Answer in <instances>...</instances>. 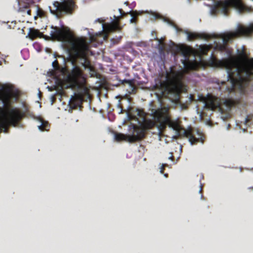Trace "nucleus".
I'll return each instance as SVG.
<instances>
[{
    "instance_id": "nucleus-29",
    "label": "nucleus",
    "mask_w": 253,
    "mask_h": 253,
    "mask_svg": "<svg viewBox=\"0 0 253 253\" xmlns=\"http://www.w3.org/2000/svg\"><path fill=\"white\" fill-rule=\"evenodd\" d=\"M159 44L162 45L161 49L163 50L164 48L165 43L163 42L162 40L158 39Z\"/></svg>"
},
{
    "instance_id": "nucleus-16",
    "label": "nucleus",
    "mask_w": 253,
    "mask_h": 253,
    "mask_svg": "<svg viewBox=\"0 0 253 253\" xmlns=\"http://www.w3.org/2000/svg\"><path fill=\"white\" fill-rule=\"evenodd\" d=\"M220 106L219 102L216 98L209 96L205 100V107L211 110H214Z\"/></svg>"
},
{
    "instance_id": "nucleus-15",
    "label": "nucleus",
    "mask_w": 253,
    "mask_h": 253,
    "mask_svg": "<svg viewBox=\"0 0 253 253\" xmlns=\"http://www.w3.org/2000/svg\"><path fill=\"white\" fill-rule=\"evenodd\" d=\"M159 117L162 119V123L164 126L167 125L174 130L177 129V128L179 127V124L176 121L171 120L168 114H164L160 113Z\"/></svg>"
},
{
    "instance_id": "nucleus-38",
    "label": "nucleus",
    "mask_w": 253,
    "mask_h": 253,
    "mask_svg": "<svg viewBox=\"0 0 253 253\" xmlns=\"http://www.w3.org/2000/svg\"><path fill=\"white\" fill-rule=\"evenodd\" d=\"M247 121H248V118H246Z\"/></svg>"
},
{
    "instance_id": "nucleus-34",
    "label": "nucleus",
    "mask_w": 253,
    "mask_h": 253,
    "mask_svg": "<svg viewBox=\"0 0 253 253\" xmlns=\"http://www.w3.org/2000/svg\"><path fill=\"white\" fill-rule=\"evenodd\" d=\"M164 176H165L166 177H168V173H165V174H164Z\"/></svg>"
},
{
    "instance_id": "nucleus-22",
    "label": "nucleus",
    "mask_w": 253,
    "mask_h": 253,
    "mask_svg": "<svg viewBox=\"0 0 253 253\" xmlns=\"http://www.w3.org/2000/svg\"><path fill=\"white\" fill-rule=\"evenodd\" d=\"M155 122L151 121H148L145 122L144 125L143 126H140V127L143 128L144 129V130H145V129L146 128L150 129V128H153L155 126ZM138 126L139 127V126ZM144 133H145V131H144Z\"/></svg>"
},
{
    "instance_id": "nucleus-21",
    "label": "nucleus",
    "mask_w": 253,
    "mask_h": 253,
    "mask_svg": "<svg viewBox=\"0 0 253 253\" xmlns=\"http://www.w3.org/2000/svg\"><path fill=\"white\" fill-rule=\"evenodd\" d=\"M41 125L39 126V128L42 131L48 130L50 125L48 122L45 121L42 119H40Z\"/></svg>"
},
{
    "instance_id": "nucleus-30",
    "label": "nucleus",
    "mask_w": 253,
    "mask_h": 253,
    "mask_svg": "<svg viewBox=\"0 0 253 253\" xmlns=\"http://www.w3.org/2000/svg\"><path fill=\"white\" fill-rule=\"evenodd\" d=\"M169 155H170V156L169 157V159H170L171 161H173V159H174V157H173V156L172 155V153H170Z\"/></svg>"
},
{
    "instance_id": "nucleus-39",
    "label": "nucleus",
    "mask_w": 253,
    "mask_h": 253,
    "mask_svg": "<svg viewBox=\"0 0 253 253\" xmlns=\"http://www.w3.org/2000/svg\"><path fill=\"white\" fill-rule=\"evenodd\" d=\"M202 188H201V189H200V192H201L202 191Z\"/></svg>"
},
{
    "instance_id": "nucleus-11",
    "label": "nucleus",
    "mask_w": 253,
    "mask_h": 253,
    "mask_svg": "<svg viewBox=\"0 0 253 253\" xmlns=\"http://www.w3.org/2000/svg\"><path fill=\"white\" fill-rule=\"evenodd\" d=\"M179 50L185 58L182 62L184 68L188 70H195L196 68L195 63L189 59L192 53V49L189 46H183L180 47Z\"/></svg>"
},
{
    "instance_id": "nucleus-20",
    "label": "nucleus",
    "mask_w": 253,
    "mask_h": 253,
    "mask_svg": "<svg viewBox=\"0 0 253 253\" xmlns=\"http://www.w3.org/2000/svg\"><path fill=\"white\" fill-rule=\"evenodd\" d=\"M238 102L232 99H226L224 101V104L228 108L231 109L233 107H235Z\"/></svg>"
},
{
    "instance_id": "nucleus-4",
    "label": "nucleus",
    "mask_w": 253,
    "mask_h": 253,
    "mask_svg": "<svg viewBox=\"0 0 253 253\" xmlns=\"http://www.w3.org/2000/svg\"><path fill=\"white\" fill-rule=\"evenodd\" d=\"M183 75L179 71H172L167 80L160 81V86L168 94H173L175 99H179L180 94L183 87L182 82Z\"/></svg>"
},
{
    "instance_id": "nucleus-35",
    "label": "nucleus",
    "mask_w": 253,
    "mask_h": 253,
    "mask_svg": "<svg viewBox=\"0 0 253 253\" xmlns=\"http://www.w3.org/2000/svg\"><path fill=\"white\" fill-rule=\"evenodd\" d=\"M125 4H126V5H128V1H126L125 2Z\"/></svg>"
},
{
    "instance_id": "nucleus-23",
    "label": "nucleus",
    "mask_w": 253,
    "mask_h": 253,
    "mask_svg": "<svg viewBox=\"0 0 253 253\" xmlns=\"http://www.w3.org/2000/svg\"><path fill=\"white\" fill-rule=\"evenodd\" d=\"M200 49L202 54L206 55L210 50V47L208 45H202L200 47Z\"/></svg>"
},
{
    "instance_id": "nucleus-37",
    "label": "nucleus",
    "mask_w": 253,
    "mask_h": 253,
    "mask_svg": "<svg viewBox=\"0 0 253 253\" xmlns=\"http://www.w3.org/2000/svg\"><path fill=\"white\" fill-rule=\"evenodd\" d=\"M250 189H251L253 190V187L250 188Z\"/></svg>"
},
{
    "instance_id": "nucleus-12",
    "label": "nucleus",
    "mask_w": 253,
    "mask_h": 253,
    "mask_svg": "<svg viewBox=\"0 0 253 253\" xmlns=\"http://www.w3.org/2000/svg\"><path fill=\"white\" fill-rule=\"evenodd\" d=\"M50 35L53 40L60 42L65 41L68 38L69 30H66L64 27L60 28L57 27H52Z\"/></svg>"
},
{
    "instance_id": "nucleus-7",
    "label": "nucleus",
    "mask_w": 253,
    "mask_h": 253,
    "mask_svg": "<svg viewBox=\"0 0 253 253\" xmlns=\"http://www.w3.org/2000/svg\"><path fill=\"white\" fill-rule=\"evenodd\" d=\"M145 130L143 128L138 127L137 125H133L130 128L131 134H124L121 133H115V139L116 141H128L130 143H134L142 140L145 137Z\"/></svg>"
},
{
    "instance_id": "nucleus-18",
    "label": "nucleus",
    "mask_w": 253,
    "mask_h": 253,
    "mask_svg": "<svg viewBox=\"0 0 253 253\" xmlns=\"http://www.w3.org/2000/svg\"><path fill=\"white\" fill-rule=\"evenodd\" d=\"M187 38L189 41H193L200 38L208 39H209V36L206 34H198L196 33L188 32Z\"/></svg>"
},
{
    "instance_id": "nucleus-25",
    "label": "nucleus",
    "mask_w": 253,
    "mask_h": 253,
    "mask_svg": "<svg viewBox=\"0 0 253 253\" xmlns=\"http://www.w3.org/2000/svg\"><path fill=\"white\" fill-rule=\"evenodd\" d=\"M165 21H167L169 24L174 27L177 30H179L178 27L173 22L171 21V20L168 19H165Z\"/></svg>"
},
{
    "instance_id": "nucleus-13",
    "label": "nucleus",
    "mask_w": 253,
    "mask_h": 253,
    "mask_svg": "<svg viewBox=\"0 0 253 253\" xmlns=\"http://www.w3.org/2000/svg\"><path fill=\"white\" fill-rule=\"evenodd\" d=\"M119 11L120 13L121 16L117 17L115 16L114 17L116 19V21L115 22L107 25H103V28L109 33L121 30L122 28L119 24L120 19L121 17L125 16L128 14V13L125 12L121 8L119 9Z\"/></svg>"
},
{
    "instance_id": "nucleus-1",
    "label": "nucleus",
    "mask_w": 253,
    "mask_h": 253,
    "mask_svg": "<svg viewBox=\"0 0 253 253\" xmlns=\"http://www.w3.org/2000/svg\"><path fill=\"white\" fill-rule=\"evenodd\" d=\"M242 62L241 64L232 58L219 60L212 54L209 64L212 67L225 68L228 74V81L230 85L227 86L229 92H234L235 88L242 90L247 86L253 79V58H248L245 50L239 53Z\"/></svg>"
},
{
    "instance_id": "nucleus-17",
    "label": "nucleus",
    "mask_w": 253,
    "mask_h": 253,
    "mask_svg": "<svg viewBox=\"0 0 253 253\" xmlns=\"http://www.w3.org/2000/svg\"><path fill=\"white\" fill-rule=\"evenodd\" d=\"M145 113L142 110L136 109L135 110L130 112L128 116L130 119L138 120L137 117H139L144 120L145 117Z\"/></svg>"
},
{
    "instance_id": "nucleus-9",
    "label": "nucleus",
    "mask_w": 253,
    "mask_h": 253,
    "mask_svg": "<svg viewBox=\"0 0 253 253\" xmlns=\"http://www.w3.org/2000/svg\"><path fill=\"white\" fill-rule=\"evenodd\" d=\"M175 130L179 137L188 138L191 145L196 144L200 142L202 143L204 142L205 135L198 129L190 127L186 129L179 125V127Z\"/></svg>"
},
{
    "instance_id": "nucleus-8",
    "label": "nucleus",
    "mask_w": 253,
    "mask_h": 253,
    "mask_svg": "<svg viewBox=\"0 0 253 253\" xmlns=\"http://www.w3.org/2000/svg\"><path fill=\"white\" fill-rule=\"evenodd\" d=\"M75 6V3L73 0H64L61 2L55 1L52 6L48 7L51 13L60 17L64 14H72Z\"/></svg>"
},
{
    "instance_id": "nucleus-36",
    "label": "nucleus",
    "mask_w": 253,
    "mask_h": 253,
    "mask_svg": "<svg viewBox=\"0 0 253 253\" xmlns=\"http://www.w3.org/2000/svg\"><path fill=\"white\" fill-rule=\"evenodd\" d=\"M38 15H40V16H42V15L40 13V11H39Z\"/></svg>"
},
{
    "instance_id": "nucleus-27",
    "label": "nucleus",
    "mask_w": 253,
    "mask_h": 253,
    "mask_svg": "<svg viewBox=\"0 0 253 253\" xmlns=\"http://www.w3.org/2000/svg\"><path fill=\"white\" fill-rule=\"evenodd\" d=\"M168 164H164L162 165L161 168V169H160V172L161 173H164V169H165V168L167 167H168Z\"/></svg>"
},
{
    "instance_id": "nucleus-26",
    "label": "nucleus",
    "mask_w": 253,
    "mask_h": 253,
    "mask_svg": "<svg viewBox=\"0 0 253 253\" xmlns=\"http://www.w3.org/2000/svg\"><path fill=\"white\" fill-rule=\"evenodd\" d=\"M52 66H53V67L54 68V69L55 70H59L60 69V66H59V63H58V62L57 60H54L53 62H52Z\"/></svg>"
},
{
    "instance_id": "nucleus-33",
    "label": "nucleus",
    "mask_w": 253,
    "mask_h": 253,
    "mask_svg": "<svg viewBox=\"0 0 253 253\" xmlns=\"http://www.w3.org/2000/svg\"><path fill=\"white\" fill-rule=\"evenodd\" d=\"M78 97L80 98V99H82L83 98V94H79L78 95Z\"/></svg>"
},
{
    "instance_id": "nucleus-19",
    "label": "nucleus",
    "mask_w": 253,
    "mask_h": 253,
    "mask_svg": "<svg viewBox=\"0 0 253 253\" xmlns=\"http://www.w3.org/2000/svg\"><path fill=\"white\" fill-rule=\"evenodd\" d=\"M42 36V34L39 30L34 28H30L28 33V37L32 40H34L37 38H41Z\"/></svg>"
},
{
    "instance_id": "nucleus-10",
    "label": "nucleus",
    "mask_w": 253,
    "mask_h": 253,
    "mask_svg": "<svg viewBox=\"0 0 253 253\" xmlns=\"http://www.w3.org/2000/svg\"><path fill=\"white\" fill-rule=\"evenodd\" d=\"M68 79L70 83L74 86L83 87L84 94H89V90L84 86L86 79L83 71L77 65H75L71 73L68 75Z\"/></svg>"
},
{
    "instance_id": "nucleus-32",
    "label": "nucleus",
    "mask_w": 253,
    "mask_h": 253,
    "mask_svg": "<svg viewBox=\"0 0 253 253\" xmlns=\"http://www.w3.org/2000/svg\"><path fill=\"white\" fill-rule=\"evenodd\" d=\"M124 82H126V83H128L130 84H131V82L130 81H129V80H125Z\"/></svg>"
},
{
    "instance_id": "nucleus-6",
    "label": "nucleus",
    "mask_w": 253,
    "mask_h": 253,
    "mask_svg": "<svg viewBox=\"0 0 253 253\" xmlns=\"http://www.w3.org/2000/svg\"><path fill=\"white\" fill-rule=\"evenodd\" d=\"M231 8L239 12L249 11V8L242 0H224L218 2L215 5V10L225 15H228Z\"/></svg>"
},
{
    "instance_id": "nucleus-24",
    "label": "nucleus",
    "mask_w": 253,
    "mask_h": 253,
    "mask_svg": "<svg viewBox=\"0 0 253 253\" xmlns=\"http://www.w3.org/2000/svg\"><path fill=\"white\" fill-rule=\"evenodd\" d=\"M136 12L134 11H130L129 13L132 16V18L130 20V22L131 23H136L137 22V18L135 16V15L134 14Z\"/></svg>"
},
{
    "instance_id": "nucleus-5",
    "label": "nucleus",
    "mask_w": 253,
    "mask_h": 253,
    "mask_svg": "<svg viewBox=\"0 0 253 253\" xmlns=\"http://www.w3.org/2000/svg\"><path fill=\"white\" fill-rule=\"evenodd\" d=\"M253 35V23L248 26L242 24L238 25L235 31L224 34L222 36V44H216L214 49L220 51L226 50V45L231 40L240 37H250Z\"/></svg>"
},
{
    "instance_id": "nucleus-31",
    "label": "nucleus",
    "mask_w": 253,
    "mask_h": 253,
    "mask_svg": "<svg viewBox=\"0 0 253 253\" xmlns=\"http://www.w3.org/2000/svg\"><path fill=\"white\" fill-rule=\"evenodd\" d=\"M121 101L119 100V103L118 104V106L121 108V113H123V107L120 103Z\"/></svg>"
},
{
    "instance_id": "nucleus-2",
    "label": "nucleus",
    "mask_w": 253,
    "mask_h": 253,
    "mask_svg": "<svg viewBox=\"0 0 253 253\" xmlns=\"http://www.w3.org/2000/svg\"><path fill=\"white\" fill-rule=\"evenodd\" d=\"M18 96V91L12 85H0V133H8L9 126H17L23 117L21 111L12 106L11 99Z\"/></svg>"
},
{
    "instance_id": "nucleus-14",
    "label": "nucleus",
    "mask_w": 253,
    "mask_h": 253,
    "mask_svg": "<svg viewBox=\"0 0 253 253\" xmlns=\"http://www.w3.org/2000/svg\"><path fill=\"white\" fill-rule=\"evenodd\" d=\"M39 1L40 0H17L18 11L31 15V10L30 9V5Z\"/></svg>"
},
{
    "instance_id": "nucleus-3",
    "label": "nucleus",
    "mask_w": 253,
    "mask_h": 253,
    "mask_svg": "<svg viewBox=\"0 0 253 253\" xmlns=\"http://www.w3.org/2000/svg\"><path fill=\"white\" fill-rule=\"evenodd\" d=\"M71 50L73 58V64L76 63L77 59H80L82 66L85 69H88L90 72H95L94 67L91 65L88 58L89 53L92 54V52L90 50L89 42L84 38H78L72 42Z\"/></svg>"
},
{
    "instance_id": "nucleus-28",
    "label": "nucleus",
    "mask_w": 253,
    "mask_h": 253,
    "mask_svg": "<svg viewBox=\"0 0 253 253\" xmlns=\"http://www.w3.org/2000/svg\"><path fill=\"white\" fill-rule=\"evenodd\" d=\"M96 41V37L95 36H91L90 37L89 42H95Z\"/></svg>"
}]
</instances>
